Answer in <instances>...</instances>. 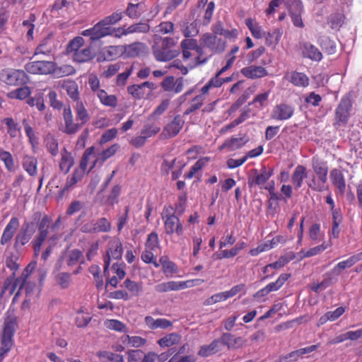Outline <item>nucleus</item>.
Returning a JSON list of instances; mask_svg holds the SVG:
<instances>
[{
    "mask_svg": "<svg viewBox=\"0 0 362 362\" xmlns=\"http://www.w3.org/2000/svg\"><path fill=\"white\" fill-rule=\"evenodd\" d=\"M342 222V214L337 215V213L332 216V230L329 234V243L332 238H338L339 237L341 229L339 225Z\"/></svg>",
    "mask_w": 362,
    "mask_h": 362,
    "instance_id": "052dcab7",
    "label": "nucleus"
},
{
    "mask_svg": "<svg viewBox=\"0 0 362 362\" xmlns=\"http://www.w3.org/2000/svg\"><path fill=\"white\" fill-rule=\"evenodd\" d=\"M123 284L132 296H139L143 292V284L141 282H136L130 279H126Z\"/></svg>",
    "mask_w": 362,
    "mask_h": 362,
    "instance_id": "4d7b16f0",
    "label": "nucleus"
},
{
    "mask_svg": "<svg viewBox=\"0 0 362 362\" xmlns=\"http://www.w3.org/2000/svg\"><path fill=\"white\" fill-rule=\"evenodd\" d=\"M19 220L17 217H12L4 229L0 239V244L6 245L13 239L17 229L19 227Z\"/></svg>",
    "mask_w": 362,
    "mask_h": 362,
    "instance_id": "5701e85b",
    "label": "nucleus"
},
{
    "mask_svg": "<svg viewBox=\"0 0 362 362\" xmlns=\"http://www.w3.org/2000/svg\"><path fill=\"white\" fill-rule=\"evenodd\" d=\"M123 45L105 46L98 52L97 62L113 61L123 54Z\"/></svg>",
    "mask_w": 362,
    "mask_h": 362,
    "instance_id": "4468645a",
    "label": "nucleus"
},
{
    "mask_svg": "<svg viewBox=\"0 0 362 362\" xmlns=\"http://www.w3.org/2000/svg\"><path fill=\"white\" fill-rule=\"evenodd\" d=\"M309 238L311 240L317 242L324 238V233L321 231V226L320 223H313L308 230Z\"/></svg>",
    "mask_w": 362,
    "mask_h": 362,
    "instance_id": "e2e57ef3",
    "label": "nucleus"
},
{
    "mask_svg": "<svg viewBox=\"0 0 362 362\" xmlns=\"http://www.w3.org/2000/svg\"><path fill=\"white\" fill-rule=\"evenodd\" d=\"M344 22V16L339 13L331 14L328 18V24L333 30H339L343 25Z\"/></svg>",
    "mask_w": 362,
    "mask_h": 362,
    "instance_id": "69168bd1",
    "label": "nucleus"
},
{
    "mask_svg": "<svg viewBox=\"0 0 362 362\" xmlns=\"http://www.w3.org/2000/svg\"><path fill=\"white\" fill-rule=\"evenodd\" d=\"M63 119L64 122L63 132L66 134H74L78 132L82 127L78 122H74L73 114L69 107H65L64 109Z\"/></svg>",
    "mask_w": 362,
    "mask_h": 362,
    "instance_id": "aec40b11",
    "label": "nucleus"
},
{
    "mask_svg": "<svg viewBox=\"0 0 362 362\" xmlns=\"http://www.w3.org/2000/svg\"><path fill=\"white\" fill-rule=\"evenodd\" d=\"M311 166L314 174L307 180V185L313 191L322 192L328 189L327 186L329 168L327 162L317 157H313Z\"/></svg>",
    "mask_w": 362,
    "mask_h": 362,
    "instance_id": "f03ea898",
    "label": "nucleus"
},
{
    "mask_svg": "<svg viewBox=\"0 0 362 362\" xmlns=\"http://www.w3.org/2000/svg\"><path fill=\"white\" fill-rule=\"evenodd\" d=\"M105 325L107 328L112 329V330L117 331V332H127V328L126 325L118 320H115V319L107 320L105 322Z\"/></svg>",
    "mask_w": 362,
    "mask_h": 362,
    "instance_id": "774afa93",
    "label": "nucleus"
},
{
    "mask_svg": "<svg viewBox=\"0 0 362 362\" xmlns=\"http://www.w3.org/2000/svg\"><path fill=\"white\" fill-rule=\"evenodd\" d=\"M307 169L304 165H298L295 168L292 173L291 182L296 190L302 187L304 179L307 177Z\"/></svg>",
    "mask_w": 362,
    "mask_h": 362,
    "instance_id": "7c9ffc66",
    "label": "nucleus"
},
{
    "mask_svg": "<svg viewBox=\"0 0 362 362\" xmlns=\"http://www.w3.org/2000/svg\"><path fill=\"white\" fill-rule=\"evenodd\" d=\"M176 42L173 37H156L152 46V52L158 62H168L175 58L179 51L173 49Z\"/></svg>",
    "mask_w": 362,
    "mask_h": 362,
    "instance_id": "7ed1b4c3",
    "label": "nucleus"
},
{
    "mask_svg": "<svg viewBox=\"0 0 362 362\" xmlns=\"http://www.w3.org/2000/svg\"><path fill=\"white\" fill-rule=\"evenodd\" d=\"M35 232L34 223L31 221H24L14 238L13 249L16 252H20L31 240Z\"/></svg>",
    "mask_w": 362,
    "mask_h": 362,
    "instance_id": "6e6552de",
    "label": "nucleus"
},
{
    "mask_svg": "<svg viewBox=\"0 0 362 362\" xmlns=\"http://www.w3.org/2000/svg\"><path fill=\"white\" fill-rule=\"evenodd\" d=\"M159 266H162V271L166 277H172L178 272L177 267L175 262L170 261L168 256H162L159 259Z\"/></svg>",
    "mask_w": 362,
    "mask_h": 362,
    "instance_id": "f704fd0d",
    "label": "nucleus"
},
{
    "mask_svg": "<svg viewBox=\"0 0 362 362\" xmlns=\"http://www.w3.org/2000/svg\"><path fill=\"white\" fill-rule=\"evenodd\" d=\"M144 322L151 329H167L173 325V322L165 318L154 319L151 316H146Z\"/></svg>",
    "mask_w": 362,
    "mask_h": 362,
    "instance_id": "72a5a7b5",
    "label": "nucleus"
},
{
    "mask_svg": "<svg viewBox=\"0 0 362 362\" xmlns=\"http://www.w3.org/2000/svg\"><path fill=\"white\" fill-rule=\"evenodd\" d=\"M74 164V159L71 153L64 148L61 153V159L59 161V168L62 172L66 174Z\"/></svg>",
    "mask_w": 362,
    "mask_h": 362,
    "instance_id": "79ce46f5",
    "label": "nucleus"
},
{
    "mask_svg": "<svg viewBox=\"0 0 362 362\" xmlns=\"http://www.w3.org/2000/svg\"><path fill=\"white\" fill-rule=\"evenodd\" d=\"M252 171L254 175L248 181L250 187L265 184L274 173L273 169L267 168L265 166H263L259 171L257 169H253Z\"/></svg>",
    "mask_w": 362,
    "mask_h": 362,
    "instance_id": "a211bd4d",
    "label": "nucleus"
},
{
    "mask_svg": "<svg viewBox=\"0 0 362 362\" xmlns=\"http://www.w3.org/2000/svg\"><path fill=\"white\" fill-rule=\"evenodd\" d=\"M203 282L204 280L202 279H192L185 281H170L156 285L154 290L158 293H166L172 291H180L186 288L199 285Z\"/></svg>",
    "mask_w": 362,
    "mask_h": 362,
    "instance_id": "ddd939ff",
    "label": "nucleus"
},
{
    "mask_svg": "<svg viewBox=\"0 0 362 362\" xmlns=\"http://www.w3.org/2000/svg\"><path fill=\"white\" fill-rule=\"evenodd\" d=\"M0 82L7 86L18 87L27 85L30 76L25 69L6 67L0 71Z\"/></svg>",
    "mask_w": 362,
    "mask_h": 362,
    "instance_id": "39448f33",
    "label": "nucleus"
},
{
    "mask_svg": "<svg viewBox=\"0 0 362 362\" xmlns=\"http://www.w3.org/2000/svg\"><path fill=\"white\" fill-rule=\"evenodd\" d=\"M0 160L4 163L5 168L8 172H13L15 170L14 159L9 151L0 148Z\"/></svg>",
    "mask_w": 362,
    "mask_h": 362,
    "instance_id": "6e6d98bb",
    "label": "nucleus"
},
{
    "mask_svg": "<svg viewBox=\"0 0 362 362\" xmlns=\"http://www.w3.org/2000/svg\"><path fill=\"white\" fill-rule=\"evenodd\" d=\"M146 11V4L144 1L136 4L129 3L125 11V14L132 19L139 18Z\"/></svg>",
    "mask_w": 362,
    "mask_h": 362,
    "instance_id": "2f4dec72",
    "label": "nucleus"
},
{
    "mask_svg": "<svg viewBox=\"0 0 362 362\" xmlns=\"http://www.w3.org/2000/svg\"><path fill=\"white\" fill-rule=\"evenodd\" d=\"M76 121L83 127L90 119V115L82 101H78L75 106Z\"/></svg>",
    "mask_w": 362,
    "mask_h": 362,
    "instance_id": "a18cd8bd",
    "label": "nucleus"
},
{
    "mask_svg": "<svg viewBox=\"0 0 362 362\" xmlns=\"http://www.w3.org/2000/svg\"><path fill=\"white\" fill-rule=\"evenodd\" d=\"M182 52L183 50H192L195 52L196 56L189 65V69H193L200 65L206 64L211 58L210 55H207L204 50H202V46L197 44V41L193 38H186L180 42Z\"/></svg>",
    "mask_w": 362,
    "mask_h": 362,
    "instance_id": "423d86ee",
    "label": "nucleus"
},
{
    "mask_svg": "<svg viewBox=\"0 0 362 362\" xmlns=\"http://www.w3.org/2000/svg\"><path fill=\"white\" fill-rule=\"evenodd\" d=\"M18 325V319L15 316H8L4 321L3 333L13 337Z\"/></svg>",
    "mask_w": 362,
    "mask_h": 362,
    "instance_id": "13d9d810",
    "label": "nucleus"
},
{
    "mask_svg": "<svg viewBox=\"0 0 362 362\" xmlns=\"http://www.w3.org/2000/svg\"><path fill=\"white\" fill-rule=\"evenodd\" d=\"M34 220H39L37 224V233L31 241L35 256H38L43 244L47 240V245L42 253L41 258L46 261L54 248L56 247L59 235L54 233L56 228L61 224V218L58 217L54 223L52 218L47 214L42 216L41 212L37 211L33 214Z\"/></svg>",
    "mask_w": 362,
    "mask_h": 362,
    "instance_id": "f257e3e1",
    "label": "nucleus"
},
{
    "mask_svg": "<svg viewBox=\"0 0 362 362\" xmlns=\"http://www.w3.org/2000/svg\"><path fill=\"white\" fill-rule=\"evenodd\" d=\"M25 69L31 74L48 75L56 72L57 64L52 61H33L26 63Z\"/></svg>",
    "mask_w": 362,
    "mask_h": 362,
    "instance_id": "9b49d317",
    "label": "nucleus"
},
{
    "mask_svg": "<svg viewBox=\"0 0 362 362\" xmlns=\"http://www.w3.org/2000/svg\"><path fill=\"white\" fill-rule=\"evenodd\" d=\"M200 46H202V50L208 49L211 53V57L214 54L223 52L226 48V42L221 38L210 33L202 34L199 38Z\"/></svg>",
    "mask_w": 362,
    "mask_h": 362,
    "instance_id": "1a4fd4ad",
    "label": "nucleus"
},
{
    "mask_svg": "<svg viewBox=\"0 0 362 362\" xmlns=\"http://www.w3.org/2000/svg\"><path fill=\"white\" fill-rule=\"evenodd\" d=\"M157 86L150 81H145L141 84H134L127 88L128 93L134 98L141 99L148 95L152 90H156Z\"/></svg>",
    "mask_w": 362,
    "mask_h": 362,
    "instance_id": "dca6fc26",
    "label": "nucleus"
},
{
    "mask_svg": "<svg viewBox=\"0 0 362 362\" xmlns=\"http://www.w3.org/2000/svg\"><path fill=\"white\" fill-rule=\"evenodd\" d=\"M97 356L102 362H124L123 356L107 351H100Z\"/></svg>",
    "mask_w": 362,
    "mask_h": 362,
    "instance_id": "864d4df0",
    "label": "nucleus"
},
{
    "mask_svg": "<svg viewBox=\"0 0 362 362\" xmlns=\"http://www.w3.org/2000/svg\"><path fill=\"white\" fill-rule=\"evenodd\" d=\"M31 88L27 85L19 86L17 88L7 93L6 96L9 99L23 100L31 95Z\"/></svg>",
    "mask_w": 362,
    "mask_h": 362,
    "instance_id": "c9c22d12",
    "label": "nucleus"
},
{
    "mask_svg": "<svg viewBox=\"0 0 362 362\" xmlns=\"http://www.w3.org/2000/svg\"><path fill=\"white\" fill-rule=\"evenodd\" d=\"M150 30V26L146 23H137L126 28L127 35L142 33H146Z\"/></svg>",
    "mask_w": 362,
    "mask_h": 362,
    "instance_id": "338daca9",
    "label": "nucleus"
},
{
    "mask_svg": "<svg viewBox=\"0 0 362 362\" xmlns=\"http://www.w3.org/2000/svg\"><path fill=\"white\" fill-rule=\"evenodd\" d=\"M2 122L6 126L7 134L11 138H16L21 133V127L13 118L5 117Z\"/></svg>",
    "mask_w": 362,
    "mask_h": 362,
    "instance_id": "603ef678",
    "label": "nucleus"
},
{
    "mask_svg": "<svg viewBox=\"0 0 362 362\" xmlns=\"http://www.w3.org/2000/svg\"><path fill=\"white\" fill-rule=\"evenodd\" d=\"M13 337L2 334L0 339V362H2L5 356L13 346Z\"/></svg>",
    "mask_w": 362,
    "mask_h": 362,
    "instance_id": "49530a36",
    "label": "nucleus"
},
{
    "mask_svg": "<svg viewBox=\"0 0 362 362\" xmlns=\"http://www.w3.org/2000/svg\"><path fill=\"white\" fill-rule=\"evenodd\" d=\"M123 54L127 57H136L142 54L146 49V45L142 42H134L123 46Z\"/></svg>",
    "mask_w": 362,
    "mask_h": 362,
    "instance_id": "e433bc0d",
    "label": "nucleus"
},
{
    "mask_svg": "<svg viewBox=\"0 0 362 362\" xmlns=\"http://www.w3.org/2000/svg\"><path fill=\"white\" fill-rule=\"evenodd\" d=\"M362 260V252L356 253L345 260L338 262L332 269V273L339 275L342 271L351 268L359 261Z\"/></svg>",
    "mask_w": 362,
    "mask_h": 362,
    "instance_id": "a878e982",
    "label": "nucleus"
},
{
    "mask_svg": "<svg viewBox=\"0 0 362 362\" xmlns=\"http://www.w3.org/2000/svg\"><path fill=\"white\" fill-rule=\"evenodd\" d=\"M56 49V45L53 35L49 34L44 37L37 46L34 52V56L43 54L45 56L51 55Z\"/></svg>",
    "mask_w": 362,
    "mask_h": 362,
    "instance_id": "4be33fe9",
    "label": "nucleus"
},
{
    "mask_svg": "<svg viewBox=\"0 0 362 362\" xmlns=\"http://www.w3.org/2000/svg\"><path fill=\"white\" fill-rule=\"evenodd\" d=\"M81 171L80 170L79 173L78 170H74L72 174L66 178L64 187L57 194L56 199L57 202L62 200L65 194L71 191L83 179L84 175L81 174Z\"/></svg>",
    "mask_w": 362,
    "mask_h": 362,
    "instance_id": "412c9836",
    "label": "nucleus"
},
{
    "mask_svg": "<svg viewBox=\"0 0 362 362\" xmlns=\"http://www.w3.org/2000/svg\"><path fill=\"white\" fill-rule=\"evenodd\" d=\"M247 142V140L245 139L244 137H236L233 136L226 139L221 146L218 147V150L223 151L226 149L228 151H235L243 147Z\"/></svg>",
    "mask_w": 362,
    "mask_h": 362,
    "instance_id": "bb28decb",
    "label": "nucleus"
},
{
    "mask_svg": "<svg viewBox=\"0 0 362 362\" xmlns=\"http://www.w3.org/2000/svg\"><path fill=\"white\" fill-rule=\"evenodd\" d=\"M294 111V107L291 105L281 103L274 107L271 117L275 120H287L293 117Z\"/></svg>",
    "mask_w": 362,
    "mask_h": 362,
    "instance_id": "f3484780",
    "label": "nucleus"
},
{
    "mask_svg": "<svg viewBox=\"0 0 362 362\" xmlns=\"http://www.w3.org/2000/svg\"><path fill=\"white\" fill-rule=\"evenodd\" d=\"M351 107V98L349 96L342 97L334 112V125L335 127L345 126L347 124Z\"/></svg>",
    "mask_w": 362,
    "mask_h": 362,
    "instance_id": "9d476101",
    "label": "nucleus"
},
{
    "mask_svg": "<svg viewBox=\"0 0 362 362\" xmlns=\"http://www.w3.org/2000/svg\"><path fill=\"white\" fill-rule=\"evenodd\" d=\"M112 230L111 222L105 217L92 219L85 222L81 226L80 230L83 233H109Z\"/></svg>",
    "mask_w": 362,
    "mask_h": 362,
    "instance_id": "f8f14e48",
    "label": "nucleus"
},
{
    "mask_svg": "<svg viewBox=\"0 0 362 362\" xmlns=\"http://www.w3.org/2000/svg\"><path fill=\"white\" fill-rule=\"evenodd\" d=\"M100 103L106 107H116L117 98L115 95H109L105 90L101 89L95 93Z\"/></svg>",
    "mask_w": 362,
    "mask_h": 362,
    "instance_id": "c03bdc74",
    "label": "nucleus"
},
{
    "mask_svg": "<svg viewBox=\"0 0 362 362\" xmlns=\"http://www.w3.org/2000/svg\"><path fill=\"white\" fill-rule=\"evenodd\" d=\"M23 168L32 177L37 173V160L35 156L26 155L23 158Z\"/></svg>",
    "mask_w": 362,
    "mask_h": 362,
    "instance_id": "a19ab883",
    "label": "nucleus"
},
{
    "mask_svg": "<svg viewBox=\"0 0 362 362\" xmlns=\"http://www.w3.org/2000/svg\"><path fill=\"white\" fill-rule=\"evenodd\" d=\"M318 44L328 54H333L337 51L336 43L327 36H321L318 40Z\"/></svg>",
    "mask_w": 362,
    "mask_h": 362,
    "instance_id": "5fc2aeb1",
    "label": "nucleus"
},
{
    "mask_svg": "<svg viewBox=\"0 0 362 362\" xmlns=\"http://www.w3.org/2000/svg\"><path fill=\"white\" fill-rule=\"evenodd\" d=\"M94 55L92 52L90 47H88L74 52L73 54V59L75 62L78 63L87 62L93 59Z\"/></svg>",
    "mask_w": 362,
    "mask_h": 362,
    "instance_id": "de8ad7c7",
    "label": "nucleus"
},
{
    "mask_svg": "<svg viewBox=\"0 0 362 362\" xmlns=\"http://www.w3.org/2000/svg\"><path fill=\"white\" fill-rule=\"evenodd\" d=\"M221 344L228 349H238L247 345V339L242 337H236L229 332H224L221 337Z\"/></svg>",
    "mask_w": 362,
    "mask_h": 362,
    "instance_id": "6ab92c4d",
    "label": "nucleus"
},
{
    "mask_svg": "<svg viewBox=\"0 0 362 362\" xmlns=\"http://www.w3.org/2000/svg\"><path fill=\"white\" fill-rule=\"evenodd\" d=\"M94 151H95L94 146H90V147L88 148L87 149H86V151H84V153L83 154L82 158L80 161L78 168H76L74 170H78L79 173H80V170H81V174H83L84 175L86 168H87L89 157L93 154Z\"/></svg>",
    "mask_w": 362,
    "mask_h": 362,
    "instance_id": "0e129e2a",
    "label": "nucleus"
},
{
    "mask_svg": "<svg viewBox=\"0 0 362 362\" xmlns=\"http://www.w3.org/2000/svg\"><path fill=\"white\" fill-rule=\"evenodd\" d=\"M165 233L168 235L183 234L184 228L180 218L175 215V209L172 205H165L161 212Z\"/></svg>",
    "mask_w": 362,
    "mask_h": 362,
    "instance_id": "20e7f679",
    "label": "nucleus"
},
{
    "mask_svg": "<svg viewBox=\"0 0 362 362\" xmlns=\"http://www.w3.org/2000/svg\"><path fill=\"white\" fill-rule=\"evenodd\" d=\"M93 31L95 41L99 40L100 39L108 35H112V28L110 26H107L102 20L94 25L93 27Z\"/></svg>",
    "mask_w": 362,
    "mask_h": 362,
    "instance_id": "4c0bfd02",
    "label": "nucleus"
},
{
    "mask_svg": "<svg viewBox=\"0 0 362 362\" xmlns=\"http://www.w3.org/2000/svg\"><path fill=\"white\" fill-rule=\"evenodd\" d=\"M185 121L180 115H175L163 128L160 136L169 139L176 136L183 127Z\"/></svg>",
    "mask_w": 362,
    "mask_h": 362,
    "instance_id": "2eb2a0df",
    "label": "nucleus"
},
{
    "mask_svg": "<svg viewBox=\"0 0 362 362\" xmlns=\"http://www.w3.org/2000/svg\"><path fill=\"white\" fill-rule=\"evenodd\" d=\"M302 56L312 61L320 62L322 59V54L320 49L309 42L300 44Z\"/></svg>",
    "mask_w": 362,
    "mask_h": 362,
    "instance_id": "b1692460",
    "label": "nucleus"
},
{
    "mask_svg": "<svg viewBox=\"0 0 362 362\" xmlns=\"http://www.w3.org/2000/svg\"><path fill=\"white\" fill-rule=\"evenodd\" d=\"M182 339L180 334L176 332L168 334L158 339L157 344L161 348L171 347L174 345L178 344Z\"/></svg>",
    "mask_w": 362,
    "mask_h": 362,
    "instance_id": "58836bf2",
    "label": "nucleus"
},
{
    "mask_svg": "<svg viewBox=\"0 0 362 362\" xmlns=\"http://www.w3.org/2000/svg\"><path fill=\"white\" fill-rule=\"evenodd\" d=\"M240 73L246 78L256 79L268 75L267 69L262 66L251 65L241 69Z\"/></svg>",
    "mask_w": 362,
    "mask_h": 362,
    "instance_id": "cd10ccee",
    "label": "nucleus"
},
{
    "mask_svg": "<svg viewBox=\"0 0 362 362\" xmlns=\"http://www.w3.org/2000/svg\"><path fill=\"white\" fill-rule=\"evenodd\" d=\"M329 178L338 192L340 194H344L346 190V180L342 172L337 168H333L330 171Z\"/></svg>",
    "mask_w": 362,
    "mask_h": 362,
    "instance_id": "c85d7f7f",
    "label": "nucleus"
},
{
    "mask_svg": "<svg viewBox=\"0 0 362 362\" xmlns=\"http://www.w3.org/2000/svg\"><path fill=\"white\" fill-rule=\"evenodd\" d=\"M245 22L253 37L256 39H262L264 37L266 33L255 19L247 18L245 19Z\"/></svg>",
    "mask_w": 362,
    "mask_h": 362,
    "instance_id": "37998d69",
    "label": "nucleus"
},
{
    "mask_svg": "<svg viewBox=\"0 0 362 362\" xmlns=\"http://www.w3.org/2000/svg\"><path fill=\"white\" fill-rule=\"evenodd\" d=\"M290 277H291L290 274L284 273V274H280V276L278 277V279L275 281L271 282L267 285V287L269 293L279 291L284 286V284L286 283V281H288V279Z\"/></svg>",
    "mask_w": 362,
    "mask_h": 362,
    "instance_id": "680f3d73",
    "label": "nucleus"
},
{
    "mask_svg": "<svg viewBox=\"0 0 362 362\" xmlns=\"http://www.w3.org/2000/svg\"><path fill=\"white\" fill-rule=\"evenodd\" d=\"M181 32L186 38L197 36L199 32L197 23L196 21L183 22L181 25Z\"/></svg>",
    "mask_w": 362,
    "mask_h": 362,
    "instance_id": "8fccbe9b",
    "label": "nucleus"
},
{
    "mask_svg": "<svg viewBox=\"0 0 362 362\" xmlns=\"http://www.w3.org/2000/svg\"><path fill=\"white\" fill-rule=\"evenodd\" d=\"M285 78L293 86L298 87L305 88L308 86L310 83V79L305 74L296 71H291L289 75H286Z\"/></svg>",
    "mask_w": 362,
    "mask_h": 362,
    "instance_id": "c756f323",
    "label": "nucleus"
},
{
    "mask_svg": "<svg viewBox=\"0 0 362 362\" xmlns=\"http://www.w3.org/2000/svg\"><path fill=\"white\" fill-rule=\"evenodd\" d=\"M211 161V158L206 156L199 158L191 168L189 171L184 175L185 179H192L195 174L201 170L209 162Z\"/></svg>",
    "mask_w": 362,
    "mask_h": 362,
    "instance_id": "09e8293b",
    "label": "nucleus"
},
{
    "mask_svg": "<svg viewBox=\"0 0 362 362\" xmlns=\"http://www.w3.org/2000/svg\"><path fill=\"white\" fill-rule=\"evenodd\" d=\"M204 100L205 96H203V94H199L194 97L190 101L189 106L185 110L184 115H189L201 108Z\"/></svg>",
    "mask_w": 362,
    "mask_h": 362,
    "instance_id": "bf43d9fd",
    "label": "nucleus"
},
{
    "mask_svg": "<svg viewBox=\"0 0 362 362\" xmlns=\"http://www.w3.org/2000/svg\"><path fill=\"white\" fill-rule=\"evenodd\" d=\"M62 87L66 91L68 95L74 101L78 103L80 100L78 83L72 80L64 81Z\"/></svg>",
    "mask_w": 362,
    "mask_h": 362,
    "instance_id": "ea45409f",
    "label": "nucleus"
},
{
    "mask_svg": "<svg viewBox=\"0 0 362 362\" xmlns=\"http://www.w3.org/2000/svg\"><path fill=\"white\" fill-rule=\"evenodd\" d=\"M25 277L23 276L18 277L14 280L11 278H7L4 283L1 297L6 293L10 296L12 295L17 287H18V291H21L25 286Z\"/></svg>",
    "mask_w": 362,
    "mask_h": 362,
    "instance_id": "393cba45",
    "label": "nucleus"
},
{
    "mask_svg": "<svg viewBox=\"0 0 362 362\" xmlns=\"http://www.w3.org/2000/svg\"><path fill=\"white\" fill-rule=\"evenodd\" d=\"M123 246L119 238H111L107 245L105 254L103 255L104 274L108 271L110 263L112 260H119L122 258Z\"/></svg>",
    "mask_w": 362,
    "mask_h": 362,
    "instance_id": "0eeeda50",
    "label": "nucleus"
},
{
    "mask_svg": "<svg viewBox=\"0 0 362 362\" xmlns=\"http://www.w3.org/2000/svg\"><path fill=\"white\" fill-rule=\"evenodd\" d=\"M122 344L127 346L139 348L146 344V339L139 336L124 335L121 337Z\"/></svg>",
    "mask_w": 362,
    "mask_h": 362,
    "instance_id": "3c124183",
    "label": "nucleus"
},
{
    "mask_svg": "<svg viewBox=\"0 0 362 362\" xmlns=\"http://www.w3.org/2000/svg\"><path fill=\"white\" fill-rule=\"evenodd\" d=\"M221 338L215 339L210 344L202 346L198 354L202 357H208L219 352L221 350Z\"/></svg>",
    "mask_w": 362,
    "mask_h": 362,
    "instance_id": "473e14b6",
    "label": "nucleus"
}]
</instances>
